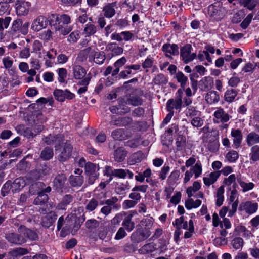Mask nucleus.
<instances>
[{"mask_svg": "<svg viewBox=\"0 0 259 259\" xmlns=\"http://www.w3.org/2000/svg\"><path fill=\"white\" fill-rule=\"evenodd\" d=\"M213 116V121L217 123L227 122L230 119L229 115L225 113L223 109L221 108L217 109L214 112Z\"/></svg>", "mask_w": 259, "mask_h": 259, "instance_id": "obj_12", "label": "nucleus"}, {"mask_svg": "<svg viewBox=\"0 0 259 259\" xmlns=\"http://www.w3.org/2000/svg\"><path fill=\"white\" fill-rule=\"evenodd\" d=\"M114 3L108 4L103 8L104 16L107 18L112 17L115 13Z\"/></svg>", "mask_w": 259, "mask_h": 259, "instance_id": "obj_28", "label": "nucleus"}, {"mask_svg": "<svg viewBox=\"0 0 259 259\" xmlns=\"http://www.w3.org/2000/svg\"><path fill=\"white\" fill-rule=\"evenodd\" d=\"M90 81V78L89 77H86L83 78L80 82V84L83 85L84 87L80 88L78 90V93L79 94H83L87 91V87Z\"/></svg>", "mask_w": 259, "mask_h": 259, "instance_id": "obj_55", "label": "nucleus"}, {"mask_svg": "<svg viewBox=\"0 0 259 259\" xmlns=\"http://www.w3.org/2000/svg\"><path fill=\"white\" fill-rule=\"evenodd\" d=\"M237 178L235 174H231L228 177L224 178L223 183L228 186L232 184L233 189H236L237 187V184L235 181H237Z\"/></svg>", "mask_w": 259, "mask_h": 259, "instance_id": "obj_30", "label": "nucleus"}, {"mask_svg": "<svg viewBox=\"0 0 259 259\" xmlns=\"http://www.w3.org/2000/svg\"><path fill=\"white\" fill-rule=\"evenodd\" d=\"M231 136L233 138V143L236 147L240 144L242 136L241 131L238 129H233L231 133Z\"/></svg>", "mask_w": 259, "mask_h": 259, "instance_id": "obj_25", "label": "nucleus"}, {"mask_svg": "<svg viewBox=\"0 0 259 259\" xmlns=\"http://www.w3.org/2000/svg\"><path fill=\"white\" fill-rule=\"evenodd\" d=\"M126 62V59L124 57H122L117 60L114 63L115 69L113 71L112 75L117 74L119 71L120 68L123 66L125 64Z\"/></svg>", "mask_w": 259, "mask_h": 259, "instance_id": "obj_43", "label": "nucleus"}, {"mask_svg": "<svg viewBox=\"0 0 259 259\" xmlns=\"http://www.w3.org/2000/svg\"><path fill=\"white\" fill-rule=\"evenodd\" d=\"M66 177L64 175H59L57 176L53 181L54 187L55 188L57 191H61L64 186V184L66 181Z\"/></svg>", "mask_w": 259, "mask_h": 259, "instance_id": "obj_19", "label": "nucleus"}, {"mask_svg": "<svg viewBox=\"0 0 259 259\" xmlns=\"http://www.w3.org/2000/svg\"><path fill=\"white\" fill-rule=\"evenodd\" d=\"M54 29L56 32H59L63 35L68 34L72 29L71 26L61 24L60 23H56L53 26Z\"/></svg>", "mask_w": 259, "mask_h": 259, "instance_id": "obj_17", "label": "nucleus"}, {"mask_svg": "<svg viewBox=\"0 0 259 259\" xmlns=\"http://www.w3.org/2000/svg\"><path fill=\"white\" fill-rule=\"evenodd\" d=\"M126 156V152L122 148L116 149L114 152V159L116 161L121 162L123 161Z\"/></svg>", "mask_w": 259, "mask_h": 259, "instance_id": "obj_34", "label": "nucleus"}, {"mask_svg": "<svg viewBox=\"0 0 259 259\" xmlns=\"http://www.w3.org/2000/svg\"><path fill=\"white\" fill-rule=\"evenodd\" d=\"M62 140L61 135H57L56 137L50 135L49 136L45 138V142L47 144H51L52 143H55L56 144H59Z\"/></svg>", "mask_w": 259, "mask_h": 259, "instance_id": "obj_44", "label": "nucleus"}, {"mask_svg": "<svg viewBox=\"0 0 259 259\" xmlns=\"http://www.w3.org/2000/svg\"><path fill=\"white\" fill-rule=\"evenodd\" d=\"M198 58L201 61H203L206 60L209 63H212V58L208 53V51L204 50L200 53L198 55Z\"/></svg>", "mask_w": 259, "mask_h": 259, "instance_id": "obj_51", "label": "nucleus"}, {"mask_svg": "<svg viewBox=\"0 0 259 259\" xmlns=\"http://www.w3.org/2000/svg\"><path fill=\"white\" fill-rule=\"evenodd\" d=\"M183 90L179 89L176 94V99H169L166 103L168 111H173L174 109L180 110L182 106Z\"/></svg>", "mask_w": 259, "mask_h": 259, "instance_id": "obj_3", "label": "nucleus"}, {"mask_svg": "<svg viewBox=\"0 0 259 259\" xmlns=\"http://www.w3.org/2000/svg\"><path fill=\"white\" fill-rule=\"evenodd\" d=\"M48 199V197L47 194L44 192H40L39 193L37 197L34 200V203L36 205L41 204L42 203H45Z\"/></svg>", "mask_w": 259, "mask_h": 259, "instance_id": "obj_53", "label": "nucleus"}, {"mask_svg": "<svg viewBox=\"0 0 259 259\" xmlns=\"http://www.w3.org/2000/svg\"><path fill=\"white\" fill-rule=\"evenodd\" d=\"M6 238L11 243L21 244L25 242V240L23 238L13 233L7 234Z\"/></svg>", "mask_w": 259, "mask_h": 259, "instance_id": "obj_20", "label": "nucleus"}, {"mask_svg": "<svg viewBox=\"0 0 259 259\" xmlns=\"http://www.w3.org/2000/svg\"><path fill=\"white\" fill-rule=\"evenodd\" d=\"M32 50L33 52L36 53L39 58L41 57L42 45L40 41L35 40L33 44Z\"/></svg>", "mask_w": 259, "mask_h": 259, "instance_id": "obj_48", "label": "nucleus"}, {"mask_svg": "<svg viewBox=\"0 0 259 259\" xmlns=\"http://www.w3.org/2000/svg\"><path fill=\"white\" fill-rule=\"evenodd\" d=\"M194 232V226L193 221L192 220H190L189 221V228L188 230H187L185 232L184 237L185 238H190L193 233Z\"/></svg>", "mask_w": 259, "mask_h": 259, "instance_id": "obj_56", "label": "nucleus"}, {"mask_svg": "<svg viewBox=\"0 0 259 259\" xmlns=\"http://www.w3.org/2000/svg\"><path fill=\"white\" fill-rule=\"evenodd\" d=\"M201 204V200L198 199L194 200L192 198H190L185 201V206L187 209L190 210L199 207Z\"/></svg>", "mask_w": 259, "mask_h": 259, "instance_id": "obj_29", "label": "nucleus"}, {"mask_svg": "<svg viewBox=\"0 0 259 259\" xmlns=\"http://www.w3.org/2000/svg\"><path fill=\"white\" fill-rule=\"evenodd\" d=\"M99 166L94 163L88 162L85 165V172L88 178V183L93 184L99 176Z\"/></svg>", "mask_w": 259, "mask_h": 259, "instance_id": "obj_2", "label": "nucleus"}, {"mask_svg": "<svg viewBox=\"0 0 259 259\" xmlns=\"http://www.w3.org/2000/svg\"><path fill=\"white\" fill-rule=\"evenodd\" d=\"M237 92L234 89H230L226 91L225 94V100L228 102H232L237 95Z\"/></svg>", "mask_w": 259, "mask_h": 259, "instance_id": "obj_41", "label": "nucleus"}, {"mask_svg": "<svg viewBox=\"0 0 259 259\" xmlns=\"http://www.w3.org/2000/svg\"><path fill=\"white\" fill-rule=\"evenodd\" d=\"M205 100L208 104H213L219 102L220 97L217 92L212 91L206 94Z\"/></svg>", "mask_w": 259, "mask_h": 259, "instance_id": "obj_22", "label": "nucleus"}, {"mask_svg": "<svg viewBox=\"0 0 259 259\" xmlns=\"http://www.w3.org/2000/svg\"><path fill=\"white\" fill-rule=\"evenodd\" d=\"M106 50L111 51L113 55H119L123 53V48L118 46L115 42H111L106 46Z\"/></svg>", "mask_w": 259, "mask_h": 259, "instance_id": "obj_24", "label": "nucleus"}, {"mask_svg": "<svg viewBox=\"0 0 259 259\" xmlns=\"http://www.w3.org/2000/svg\"><path fill=\"white\" fill-rule=\"evenodd\" d=\"M72 201V197L70 195H65L62 202L58 206V209H64L65 207Z\"/></svg>", "mask_w": 259, "mask_h": 259, "instance_id": "obj_54", "label": "nucleus"}, {"mask_svg": "<svg viewBox=\"0 0 259 259\" xmlns=\"http://www.w3.org/2000/svg\"><path fill=\"white\" fill-rule=\"evenodd\" d=\"M89 59L93 60L96 64H102L105 59V53L103 52H99L95 47L92 48V50L89 56Z\"/></svg>", "mask_w": 259, "mask_h": 259, "instance_id": "obj_10", "label": "nucleus"}, {"mask_svg": "<svg viewBox=\"0 0 259 259\" xmlns=\"http://www.w3.org/2000/svg\"><path fill=\"white\" fill-rule=\"evenodd\" d=\"M39 176L37 171L31 172L29 177L19 178L16 179L11 185L12 191L16 193L20 191L27 184L30 183V180L35 181L39 179Z\"/></svg>", "mask_w": 259, "mask_h": 259, "instance_id": "obj_1", "label": "nucleus"}, {"mask_svg": "<svg viewBox=\"0 0 259 259\" xmlns=\"http://www.w3.org/2000/svg\"><path fill=\"white\" fill-rule=\"evenodd\" d=\"M124 102L125 105L128 104L136 106L142 105L143 101L140 97L133 94L127 98L126 101Z\"/></svg>", "mask_w": 259, "mask_h": 259, "instance_id": "obj_23", "label": "nucleus"}, {"mask_svg": "<svg viewBox=\"0 0 259 259\" xmlns=\"http://www.w3.org/2000/svg\"><path fill=\"white\" fill-rule=\"evenodd\" d=\"M208 14L215 20H220L224 15V10L220 7V5L215 4L211 5L208 8Z\"/></svg>", "mask_w": 259, "mask_h": 259, "instance_id": "obj_6", "label": "nucleus"}, {"mask_svg": "<svg viewBox=\"0 0 259 259\" xmlns=\"http://www.w3.org/2000/svg\"><path fill=\"white\" fill-rule=\"evenodd\" d=\"M132 215H129L126 217L122 225L124 226L128 231H131L134 228V223L132 222Z\"/></svg>", "mask_w": 259, "mask_h": 259, "instance_id": "obj_49", "label": "nucleus"}, {"mask_svg": "<svg viewBox=\"0 0 259 259\" xmlns=\"http://www.w3.org/2000/svg\"><path fill=\"white\" fill-rule=\"evenodd\" d=\"M128 178L132 179L134 176L133 173L128 169H114L113 176L118 177L119 178L124 179L126 176Z\"/></svg>", "mask_w": 259, "mask_h": 259, "instance_id": "obj_21", "label": "nucleus"}, {"mask_svg": "<svg viewBox=\"0 0 259 259\" xmlns=\"http://www.w3.org/2000/svg\"><path fill=\"white\" fill-rule=\"evenodd\" d=\"M237 182L239 184L242 189V191L245 192L253 189L254 184L252 182H245L240 178H237Z\"/></svg>", "mask_w": 259, "mask_h": 259, "instance_id": "obj_32", "label": "nucleus"}, {"mask_svg": "<svg viewBox=\"0 0 259 259\" xmlns=\"http://www.w3.org/2000/svg\"><path fill=\"white\" fill-rule=\"evenodd\" d=\"M162 50L165 55L170 57L172 55H177L179 54V48L177 45L172 44H164L162 47Z\"/></svg>", "mask_w": 259, "mask_h": 259, "instance_id": "obj_15", "label": "nucleus"}, {"mask_svg": "<svg viewBox=\"0 0 259 259\" xmlns=\"http://www.w3.org/2000/svg\"><path fill=\"white\" fill-rule=\"evenodd\" d=\"M169 199H170V200H169L170 203H171L175 205L178 204L180 202V200L181 199V192H176L175 193L174 195L172 197H170V198Z\"/></svg>", "mask_w": 259, "mask_h": 259, "instance_id": "obj_60", "label": "nucleus"}, {"mask_svg": "<svg viewBox=\"0 0 259 259\" xmlns=\"http://www.w3.org/2000/svg\"><path fill=\"white\" fill-rule=\"evenodd\" d=\"M80 38V33L78 31H73L68 37V41L71 43L76 42Z\"/></svg>", "mask_w": 259, "mask_h": 259, "instance_id": "obj_57", "label": "nucleus"}, {"mask_svg": "<svg viewBox=\"0 0 259 259\" xmlns=\"http://www.w3.org/2000/svg\"><path fill=\"white\" fill-rule=\"evenodd\" d=\"M226 158L230 162H235L238 158V154L235 151H230L227 154Z\"/></svg>", "mask_w": 259, "mask_h": 259, "instance_id": "obj_58", "label": "nucleus"}, {"mask_svg": "<svg viewBox=\"0 0 259 259\" xmlns=\"http://www.w3.org/2000/svg\"><path fill=\"white\" fill-rule=\"evenodd\" d=\"M194 175L195 178L197 179L200 177L202 173V165L200 162H196L195 165L190 169Z\"/></svg>", "mask_w": 259, "mask_h": 259, "instance_id": "obj_35", "label": "nucleus"}, {"mask_svg": "<svg viewBox=\"0 0 259 259\" xmlns=\"http://www.w3.org/2000/svg\"><path fill=\"white\" fill-rule=\"evenodd\" d=\"M72 73L75 79H83L86 74V70L81 66L74 64L72 66Z\"/></svg>", "mask_w": 259, "mask_h": 259, "instance_id": "obj_14", "label": "nucleus"}, {"mask_svg": "<svg viewBox=\"0 0 259 259\" xmlns=\"http://www.w3.org/2000/svg\"><path fill=\"white\" fill-rule=\"evenodd\" d=\"M176 78L177 81L180 83L181 87L180 89H182L183 92L185 87L188 81V78L182 72H178L176 74Z\"/></svg>", "mask_w": 259, "mask_h": 259, "instance_id": "obj_39", "label": "nucleus"}, {"mask_svg": "<svg viewBox=\"0 0 259 259\" xmlns=\"http://www.w3.org/2000/svg\"><path fill=\"white\" fill-rule=\"evenodd\" d=\"M121 109L123 111H122V113H127L128 112L130 111V109L124 105V102L120 101V104L118 108H116L114 106L111 107L110 108V111L112 113H116L117 112H119L118 110Z\"/></svg>", "mask_w": 259, "mask_h": 259, "instance_id": "obj_46", "label": "nucleus"}, {"mask_svg": "<svg viewBox=\"0 0 259 259\" xmlns=\"http://www.w3.org/2000/svg\"><path fill=\"white\" fill-rule=\"evenodd\" d=\"M155 250V245L153 243H148L142 246L139 250L140 254H145L153 252Z\"/></svg>", "mask_w": 259, "mask_h": 259, "instance_id": "obj_42", "label": "nucleus"}, {"mask_svg": "<svg viewBox=\"0 0 259 259\" xmlns=\"http://www.w3.org/2000/svg\"><path fill=\"white\" fill-rule=\"evenodd\" d=\"M53 156V151L52 149L46 148L42 151L40 157L44 160H49Z\"/></svg>", "mask_w": 259, "mask_h": 259, "instance_id": "obj_52", "label": "nucleus"}, {"mask_svg": "<svg viewBox=\"0 0 259 259\" xmlns=\"http://www.w3.org/2000/svg\"><path fill=\"white\" fill-rule=\"evenodd\" d=\"M224 187L222 186L218 189L216 194V205L218 206H220L223 204L224 200Z\"/></svg>", "mask_w": 259, "mask_h": 259, "instance_id": "obj_36", "label": "nucleus"}, {"mask_svg": "<svg viewBox=\"0 0 259 259\" xmlns=\"http://www.w3.org/2000/svg\"><path fill=\"white\" fill-rule=\"evenodd\" d=\"M258 205L257 203L247 201L241 203L239 209L241 211H245L247 213L252 214L256 211Z\"/></svg>", "mask_w": 259, "mask_h": 259, "instance_id": "obj_13", "label": "nucleus"}, {"mask_svg": "<svg viewBox=\"0 0 259 259\" xmlns=\"http://www.w3.org/2000/svg\"><path fill=\"white\" fill-rule=\"evenodd\" d=\"M151 233L149 229H139L133 233L131 238L132 242L138 243L148 238Z\"/></svg>", "mask_w": 259, "mask_h": 259, "instance_id": "obj_4", "label": "nucleus"}, {"mask_svg": "<svg viewBox=\"0 0 259 259\" xmlns=\"http://www.w3.org/2000/svg\"><path fill=\"white\" fill-rule=\"evenodd\" d=\"M30 4L24 0H18L16 4V10L18 15H25L28 12Z\"/></svg>", "mask_w": 259, "mask_h": 259, "instance_id": "obj_11", "label": "nucleus"}, {"mask_svg": "<svg viewBox=\"0 0 259 259\" xmlns=\"http://www.w3.org/2000/svg\"><path fill=\"white\" fill-rule=\"evenodd\" d=\"M59 76L58 80L60 82H64L67 76V70L64 68H61L57 70Z\"/></svg>", "mask_w": 259, "mask_h": 259, "instance_id": "obj_59", "label": "nucleus"}, {"mask_svg": "<svg viewBox=\"0 0 259 259\" xmlns=\"http://www.w3.org/2000/svg\"><path fill=\"white\" fill-rule=\"evenodd\" d=\"M191 47L187 45L181 49V57L185 63L192 61L196 56L195 53H191Z\"/></svg>", "mask_w": 259, "mask_h": 259, "instance_id": "obj_7", "label": "nucleus"}, {"mask_svg": "<svg viewBox=\"0 0 259 259\" xmlns=\"http://www.w3.org/2000/svg\"><path fill=\"white\" fill-rule=\"evenodd\" d=\"M213 84V80L212 77L207 76L203 77L200 81L199 86L201 90L207 91L210 89Z\"/></svg>", "mask_w": 259, "mask_h": 259, "instance_id": "obj_18", "label": "nucleus"}, {"mask_svg": "<svg viewBox=\"0 0 259 259\" xmlns=\"http://www.w3.org/2000/svg\"><path fill=\"white\" fill-rule=\"evenodd\" d=\"M2 62L6 69L11 68L13 64V59L9 56L5 57L2 59Z\"/></svg>", "mask_w": 259, "mask_h": 259, "instance_id": "obj_62", "label": "nucleus"}, {"mask_svg": "<svg viewBox=\"0 0 259 259\" xmlns=\"http://www.w3.org/2000/svg\"><path fill=\"white\" fill-rule=\"evenodd\" d=\"M251 160L256 161L259 160V146H253L251 149Z\"/></svg>", "mask_w": 259, "mask_h": 259, "instance_id": "obj_63", "label": "nucleus"}, {"mask_svg": "<svg viewBox=\"0 0 259 259\" xmlns=\"http://www.w3.org/2000/svg\"><path fill=\"white\" fill-rule=\"evenodd\" d=\"M69 182L72 186L78 187L81 186L83 179L81 176H71L69 178Z\"/></svg>", "mask_w": 259, "mask_h": 259, "instance_id": "obj_40", "label": "nucleus"}, {"mask_svg": "<svg viewBox=\"0 0 259 259\" xmlns=\"http://www.w3.org/2000/svg\"><path fill=\"white\" fill-rule=\"evenodd\" d=\"M70 22V17L66 15L63 14L60 16L59 19L57 21V23H60L61 24L67 25Z\"/></svg>", "mask_w": 259, "mask_h": 259, "instance_id": "obj_64", "label": "nucleus"}, {"mask_svg": "<svg viewBox=\"0 0 259 259\" xmlns=\"http://www.w3.org/2000/svg\"><path fill=\"white\" fill-rule=\"evenodd\" d=\"M247 142L249 146L259 143V135L254 133L249 134L247 136Z\"/></svg>", "mask_w": 259, "mask_h": 259, "instance_id": "obj_45", "label": "nucleus"}, {"mask_svg": "<svg viewBox=\"0 0 259 259\" xmlns=\"http://www.w3.org/2000/svg\"><path fill=\"white\" fill-rule=\"evenodd\" d=\"M220 177V172L216 171H213L204 177L203 178L204 184L206 186H210L214 184Z\"/></svg>", "mask_w": 259, "mask_h": 259, "instance_id": "obj_16", "label": "nucleus"}, {"mask_svg": "<svg viewBox=\"0 0 259 259\" xmlns=\"http://www.w3.org/2000/svg\"><path fill=\"white\" fill-rule=\"evenodd\" d=\"M92 48L89 47L81 51L77 57V59L79 61H83L86 60L88 56H90Z\"/></svg>", "mask_w": 259, "mask_h": 259, "instance_id": "obj_47", "label": "nucleus"}, {"mask_svg": "<svg viewBox=\"0 0 259 259\" xmlns=\"http://www.w3.org/2000/svg\"><path fill=\"white\" fill-rule=\"evenodd\" d=\"M72 152V147L69 144H67L65 145L62 151L61 154L59 155L58 158L61 161H65L71 155Z\"/></svg>", "mask_w": 259, "mask_h": 259, "instance_id": "obj_27", "label": "nucleus"}, {"mask_svg": "<svg viewBox=\"0 0 259 259\" xmlns=\"http://www.w3.org/2000/svg\"><path fill=\"white\" fill-rule=\"evenodd\" d=\"M134 34L130 31H122L120 33H113L111 35V39L118 41H128L134 37Z\"/></svg>", "mask_w": 259, "mask_h": 259, "instance_id": "obj_5", "label": "nucleus"}, {"mask_svg": "<svg viewBox=\"0 0 259 259\" xmlns=\"http://www.w3.org/2000/svg\"><path fill=\"white\" fill-rule=\"evenodd\" d=\"M96 31L97 28L94 25L91 23H88L83 29V34L85 37H89L94 34Z\"/></svg>", "mask_w": 259, "mask_h": 259, "instance_id": "obj_33", "label": "nucleus"}, {"mask_svg": "<svg viewBox=\"0 0 259 259\" xmlns=\"http://www.w3.org/2000/svg\"><path fill=\"white\" fill-rule=\"evenodd\" d=\"M57 215L54 212H50L44 217L42 220V225L45 227H50L53 222L56 220Z\"/></svg>", "mask_w": 259, "mask_h": 259, "instance_id": "obj_26", "label": "nucleus"}, {"mask_svg": "<svg viewBox=\"0 0 259 259\" xmlns=\"http://www.w3.org/2000/svg\"><path fill=\"white\" fill-rule=\"evenodd\" d=\"M104 204V201L96 199H92L86 205V209L89 211L94 210L99 204L103 205Z\"/></svg>", "mask_w": 259, "mask_h": 259, "instance_id": "obj_37", "label": "nucleus"}, {"mask_svg": "<svg viewBox=\"0 0 259 259\" xmlns=\"http://www.w3.org/2000/svg\"><path fill=\"white\" fill-rule=\"evenodd\" d=\"M75 13L77 15V21L81 24H83L87 21L88 16L87 11L83 8H79L76 10Z\"/></svg>", "mask_w": 259, "mask_h": 259, "instance_id": "obj_31", "label": "nucleus"}, {"mask_svg": "<svg viewBox=\"0 0 259 259\" xmlns=\"http://www.w3.org/2000/svg\"><path fill=\"white\" fill-rule=\"evenodd\" d=\"M10 17H5L4 19L0 18V31L4 30V28H7L11 21Z\"/></svg>", "mask_w": 259, "mask_h": 259, "instance_id": "obj_61", "label": "nucleus"}, {"mask_svg": "<svg viewBox=\"0 0 259 259\" xmlns=\"http://www.w3.org/2000/svg\"><path fill=\"white\" fill-rule=\"evenodd\" d=\"M48 25L46 18L42 16H39L35 19L31 24V29L35 31H39Z\"/></svg>", "mask_w": 259, "mask_h": 259, "instance_id": "obj_8", "label": "nucleus"}, {"mask_svg": "<svg viewBox=\"0 0 259 259\" xmlns=\"http://www.w3.org/2000/svg\"><path fill=\"white\" fill-rule=\"evenodd\" d=\"M201 188V184L198 181H195L192 186L189 187L187 189V194L189 197L193 196L194 194L198 191Z\"/></svg>", "mask_w": 259, "mask_h": 259, "instance_id": "obj_38", "label": "nucleus"}, {"mask_svg": "<svg viewBox=\"0 0 259 259\" xmlns=\"http://www.w3.org/2000/svg\"><path fill=\"white\" fill-rule=\"evenodd\" d=\"M243 240L240 237L235 238L231 242V245L236 250L240 249L243 246Z\"/></svg>", "mask_w": 259, "mask_h": 259, "instance_id": "obj_50", "label": "nucleus"}, {"mask_svg": "<svg viewBox=\"0 0 259 259\" xmlns=\"http://www.w3.org/2000/svg\"><path fill=\"white\" fill-rule=\"evenodd\" d=\"M53 94L55 99L60 102H63L65 99H72L74 97V95L67 90L56 89Z\"/></svg>", "mask_w": 259, "mask_h": 259, "instance_id": "obj_9", "label": "nucleus"}]
</instances>
